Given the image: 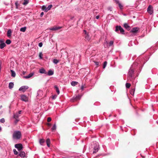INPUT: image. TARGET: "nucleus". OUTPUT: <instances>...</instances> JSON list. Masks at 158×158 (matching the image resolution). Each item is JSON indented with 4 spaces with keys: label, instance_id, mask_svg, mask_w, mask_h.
Returning <instances> with one entry per match:
<instances>
[{
    "label": "nucleus",
    "instance_id": "1",
    "mask_svg": "<svg viewBox=\"0 0 158 158\" xmlns=\"http://www.w3.org/2000/svg\"><path fill=\"white\" fill-rule=\"evenodd\" d=\"M144 64L143 60L139 59L131 66L129 70L127 77V80L129 82H132L133 84L136 83L137 80L135 76L134 72L138 70V72L140 73Z\"/></svg>",
    "mask_w": 158,
    "mask_h": 158
},
{
    "label": "nucleus",
    "instance_id": "9",
    "mask_svg": "<svg viewBox=\"0 0 158 158\" xmlns=\"http://www.w3.org/2000/svg\"><path fill=\"white\" fill-rule=\"evenodd\" d=\"M6 46V44L2 40H0V48L1 49H2Z\"/></svg>",
    "mask_w": 158,
    "mask_h": 158
},
{
    "label": "nucleus",
    "instance_id": "20",
    "mask_svg": "<svg viewBox=\"0 0 158 158\" xmlns=\"http://www.w3.org/2000/svg\"><path fill=\"white\" fill-rule=\"evenodd\" d=\"M14 84L13 82H10L9 84V88L10 89H11L14 86Z\"/></svg>",
    "mask_w": 158,
    "mask_h": 158
},
{
    "label": "nucleus",
    "instance_id": "39",
    "mask_svg": "<svg viewBox=\"0 0 158 158\" xmlns=\"http://www.w3.org/2000/svg\"><path fill=\"white\" fill-rule=\"evenodd\" d=\"M43 55H42V52H40V53H39V56L40 58V59H42V56Z\"/></svg>",
    "mask_w": 158,
    "mask_h": 158
},
{
    "label": "nucleus",
    "instance_id": "38",
    "mask_svg": "<svg viewBox=\"0 0 158 158\" xmlns=\"http://www.w3.org/2000/svg\"><path fill=\"white\" fill-rule=\"evenodd\" d=\"M118 4V6L120 8V9H122L123 8V6L122 5H121V4L120 3H119Z\"/></svg>",
    "mask_w": 158,
    "mask_h": 158
},
{
    "label": "nucleus",
    "instance_id": "35",
    "mask_svg": "<svg viewBox=\"0 0 158 158\" xmlns=\"http://www.w3.org/2000/svg\"><path fill=\"white\" fill-rule=\"evenodd\" d=\"M59 62V60L56 59H54L53 60V62L55 64H57Z\"/></svg>",
    "mask_w": 158,
    "mask_h": 158
},
{
    "label": "nucleus",
    "instance_id": "51",
    "mask_svg": "<svg viewBox=\"0 0 158 158\" xmlns=\"http://www.w3.org/2000/svg\"><path fill=\"white\" fill-rule=\"evenodd\" d=\"M99 15L97 16L96 17V18L97 19H98L99 18Z\"/></svg>",
    "mask_w": 158,
    "mask_h": 158
},
{
    "label": "nucleus",
    "instance_id": "46",
    "mask_svg": "<svg viewBox=\"0 0 158 158\" xmlns=\"http://www.w3.org/2000/svg\"><path fill=\"white\" fill-rule=\"evenodd\" d=\"M44 14V13L43 12H42L40 14V16L41 17H42L43 16V15Z\"/></svg>",
    "mask_w": 158,
    "mask_h": 158
},
{
    "label": "nucleus",
    "instance_id": "47",
    "mask_svg": "<svg viewBox=\"0 0 158 158\" xmlns=\"http://www.w3.org/2000/svg\"><path fill=\"white\" fill-rule=\"evenodd\" d=\"M116 4H118L119 3V2L118 0H114Z\"/></svg>",
    "mask_w": 158,
    "mask_h": 158
},
{
    "label": "nucleus",
    "instance_id": "7",
    "mask_svg": "<svg viewBox=\"0 0 158 158\" xmlns=\"http://www.w3.org/2000/svg\"><path fill=\"white\" fill-rule=\"evenodd\" d=\"M15 146L19 151L21 150L23 148L22 145L20 143L15 144Z\"/></svg>",
    "mask_w": 158,
    "mask_h": 158
},
{
    "label": "nucleus",
    "instance_id": "30",
    "mask_svg": "<svg viewBox=\"0 0 158 158\" xmlns=\"http://www.w3.org/2000/svg\"><path fill=\"white\" fill-rule=\"evenodd\" d=\"M56 129V123H55L53 125V127L52 128V131H54V130H55Z\"/></svg>",
    "mask_w": 158,
    "mask_h": 158
},
{
    "label": "nucleus",
    "instance_id": "21",
    "mask_svg": "<svg viewBox=\"0 0 158 158\" xmlns=\"http://www.w3.org/2000/svg\"><path fill=\"white\" fill-rule=\"evenodd\" d=\"M46 143L47 146L48 147H49L50 146V140L49 139H47L46 140Z\"/></svg>",
    "mask_w": 158,
    "mask_h": 158
},
{
    "label": "nucleus",
    "instance_id": "25",
    "mask_svg": "<svg viewBox=\"0 0 158 158\" xmlns=\"http://www.w3.org/2000/svg\"><path fill=\"white\" fill-rule=\"evenodd\" d=\"M10 72L11 73V76L13 77H15L16 76V74L15 71L12 70H11Z\"/></svg>",
    "mask_w": 158,
    "mask_h": 158
},
{
    "label": "nucleus",
    "instance_id": "24",
    "mask_svg": "<svg viewBox=\"0 0 158 158\" xmlns=\"http://www.w3.org/2000/svg\"><path fill=\"white\" fill-rule=\"evenodd\" d=\"M19 116V114L17 113L14 114L13 118H14L16 119L18 118Z\"/></svg>",
    "mask_w": 158,
    "mask_h": 158
},
{
    "label": "nucleus",
    "instance_id": "14",
    "mask_svg": "<svg viewBox=\"0 0 158 158\" xmlns=\"http://www.w3.org/2000/svg\"><path fill=\"white\" fill-rule=\"evenodd\" d=\"M39 73L41 74H47V73L45 70L43 68L40 69L39 70Z\"/></svg>",
    "mask_w": 158,
    "mask_h": 158
},
{
    "label": "nucleus",
    "instance_id": "31",
    "mask_svg": "<svg viewBox=\"0 0 158 158\" xmlns=\"http://www.w3.org/2000/svg\"><path fill=\"white\" fill-rule=\"evenodd\" d=\"M15 5L16 6V8L18 9V6H19V4L18 3V2L16 1L15 2Z\"/></svg>",
    "mask_w": 158,
    "mask_h": 158
},
{
    "label": "nucleus",
    "instance_id": "3",
    "mask_svg": "<svg viewBox=\"0 0 158 158\" xmlns=\"http://www.w3.org/2000/svg\"><path fill=\"white\" fill-rule=\"evenodd\" d=\"M21 134L20 131H15L14 132L13 135V138L16 139H19L21 137Z\"/></svg>",
    "mask_w": 158,
    "mask_h": 158
},
{
    "label": "nucleus",
    "instance_id": "13",
    "mask_svg": "<svg viewBox=\"0 0 158 158\" xmlns=\"http://www.w3.org/2000/svg\"><path fill=\"white\" fill-rule=\"evenodd\" d=\"M139 29L138 27H134L131 30V31L133 33H136L139 31Z\"/></svg>",
    "mask_w": 158,
    "mask_h": 158
},
{
    "label": "nucleus",
    "instance_id": "52",
    "mask_svg": "<svg viewBox=\"0 0 158 158\" xmlns=\"http://www.w3.org/2000/svg\"><path fill=\"white\" fill-rule=\"evenodd\" d=\"M111 9H112V8L111 7H109L108 9V10H110V11L111 10Z\"/></svg>",
    "mask_w": 158,
    "mask_h": 158
},
{
    "label": "nucleus",
    "instance_id": "12",
    "mask_svg": "<svg viewBox=\"0 0 158 158\" xmlns=\"http://www.w3.org/2000/svg\"><path fill=\"white\" fill-rule=\"evenodd\" d=\"M21 99L22 101L25 102H27L28 101V98L24 95H22L21 96Z\"/></svg>",
    "mask_w": 158,
    "mask_h": 158
},
{
    "label": "nucleus",
    "instance_id": "22",
    "mask_svg": "<svg viewBox=\"0 0 158 158\" xmlns=\"http://www.w3.org/2000/svg\"><path fill=\"white\" fill-rule=\"evenodd\" d=\"M54 87L56 90V92L58 94H60V90L59 89V88L57 85H55L54 86Z\"/></svg>",
    "mask_w": 158,
    "mask_h": 158
},
{
    "label": "nucleus",
    "instance_id": "34",
    "mask_svg": "<svg viewBox=\"0 0 158 158\" xmlns=\"http://www.w3.org/2000/svg\"><path fill=\"white\" fill-rule=\"evenodd\" d=\"M6 43L7 44H9L11 43V41L10 40H7L6 42Z\"/></svg>",
    "mask_w": 158,
    "mask_h": 158
},
{
    "label": "nucleus",
    "instance_id": "50",
    "mask_svg": "<svg viewBox=\"0 0 158 158\" xmlns=\"http://www.w3.org/2000/svg\"><path fill=\"white\" fill-rule=\"evenodd\" d=\"M16 120L15 121V123H17V122H18L19 121V120L17 119V118L15 119Z\"/></svg>",
    "mask_w": 158,
    "mask_h": 158
},
{
    "label": "nucleus",
    "instance_id": "18",
    "mask_svg": "<svg viewBox=\"0 0 158 158\" xmlns=\"http://www.w3.org/2000/svg\"><path fill=\"white\" fill-rule=\"evenodd\" d=\"M19 156L21 157H24L25 156V153L24 152H21L19 154Z\"/></svg>",
    "mask_w": 158,
    "mask_h": 158
},
{
    "label": "nucleus",
    "instance_id": "19",
    "mask_svg": "<svg viewBox=\"0 0 158 158\" xmlns=\"http://www.w3.org/2000/svg\"><path fill=\"white\" fill-rule=\"evenodd\" d=\"M54 71L51 69L49 70L47 73V75L48 76H51L53 74Z\"/></svg>",
    "mask_w": 158,
    "mask_h": 158
},
{
    "label": "nucleus",
    "instance_id": "11",
    "mask_svg": "<svg viewBox=\"0 0 158 158\" xmlns=\"http://www.w3.org/2000/svg\"><path fill=\"white\" fill-rule=\"evenodd\" d=\"M148 12L150 15L152 14L153 13L152 8L150 6H148L147 9Z\"/></svg>",
    "mask_w": 158,
    "mask_h": 158
},
{
    "label": "nucleus",
    "instance_id": "23",
    "mask_svg": "<svg viewBox=\"0 0 158 158\" xmlns=\"http://www.w3.org/2000/svg\"><path fill=\"white\" fill-rule=\"evenodd\" d=\"M11 33L12 32L11 30L10 29H9L7 32V36L8 37L10 36L11 35Z\"/></svg>",
    "mask_w": 158,
    "mask_h": 158
},
{
    "label": "nucleus",
    "instance_id": "55",
    "mask_svg": "<svg viewBox=\"0 0 158 158\" xmlns=\"http://www.w3.org/2000/svg\"><path fill=\"white\" fill-rule=\"evenodd\" d=\"M2 129L1 127L0 126V132L2 131Z\"/></svg>",
    "mask_w": 158,
    "mask_h": 158
},
{
    "label": "nucleus",
    "instance_id": "41",
    "mask_svg": "<svg viewBox=\"0 0 158 158\" xmlns=\"http://www.w3.org/2000/svg\"><path fill=\"white\" fill-rule=\"evenodd\" d=\"M29 2L28 1H24L23 3V4L24 5H27Z\"/></svg>",
    "mask_w": 158,
    "mask_h": 158
},
{
    "label": "nucleus",
    "instance_id": "49",
    "mask_svg": "<svg viewBox=\"0 0 158 158\" xmlns=\"http://www.w3.org/2000/svg\"><path fill=\"white\" fill-rule=\"evenodd\" d=\"M22 111V110H20L19 111V112L18 113L19 114H21Z\"/></svg>",
    "mask_w": 158,
    "mask_h": 158
},
{
    "label": "nucleus",
    "instance_id": "27",
    "mask_svg": "<svg viewBox=\"0 0 158 158\" xmlns=\"http://www.w3.org/2000/svg\"><path fill=\"white\" fill-rule=\"evenodd\" d=\"M78 84V82L75 81H72L71 83V85L74 86Z\"/></svg>",
    "mask_w": 158,
    "mask_h": 158
},
{
    "label": "nucleus",
    "instance_id": "53",
    "mask_svg": "<svg viewBox=\"0 0 158 158\" xmlns=\"http://www.w3.org/2000/svg\"><path fill=\"white\" fill-rule=\"evenodd\" d=\"M63 158H70V157L69 156L63 157Z\"/></svg>",
    "mask_w": 158,
    "mask_h": 158
},
{
    "label": "nucleus",
    "instance_id": "56",
    "mask_svg": "<svg viewBox=\"0 0 158 158\" xmlns=\"http://www.w3.org/2000/svg\"><path fill=\"white\" fill-rule=\"evenodd\" d=\"M2 107V105L0 106V109H1Z\"/></svg>",
    "mask_w": 158,
    "mask_h": 158
},
{
    "label": "nucleus",
    "instance_id": "17",
    "mask_svg": "<svg viewBox=\"0 0 158 158\" xmlns=\"http://www.w3.org/2000/svg\"><path fill=\"white\" fill-rule=\"evenodd\" d=\"M124 27L127 30L129 31L130 29V27L127 23H125L124 24Z\"/></svg>",
    "mask_w": 158,
    "mask_h": 158
},
{
    "label": "nucleus",
    "instance_id": "43",
    "mask_svg": "<svg viewBox=\"0 0 158 158\" xmlns=\"http://www.w3.org/2000/svg\"><path fill=\"white\" fill-rule=\"evenodd\" d=\"M52 120V119L50 117H48L47 119V121L48 122H50Z\"/></svg>",
    "mask_w": 158,
    "mask_h": 158
},
{
    "label": "nucleus",
    "instance_id": "37",
    "mask_svg": "<svg viewBox=\"0 0 158 158\" xmlns=\"http://www.w3.org/2000/svg\"><path fill=\"white\" fill-rule=\"evenodd\" d=\"M13 152L15 155H17L18 154V152L15 149L13 150Z\"/></svg>",
    "mask_w": 158,
    "mask_h": 158
},
{
    "label": "nucleus",
    "instance_id": "5",
    "mask_svg": "<svg viewBox=\"0 0 158 158\" xmlns=\"http://www.w3.org/2000/svg\"><path fill=\"white\" fill-rule=\"evenodd\" d=\"M52 7V5H49L48 7H47L45 5H43L42 6V9L45 12H47L48 11L50 10Z\"/></svg>",
    "mask_w": 158,
    "mask_h": 158
},
{
    "label": "nucleus",
    "instance_id": "16",
    "mask_svg": "<svg viewBox=\"0 0 158 158\" xmlns=\"http://www.w3.org/2000/svg\"><path fill=\"white\" fill-rule=\"evenodd\" d=\"M34 73H31L29 74V75H28L27 76H24V77L26 79L32 77L34 75Z\"/></svg>",
    "mask_w": 158,
    "mask_h": 158
},
{
    "label": "nucleus",
    "instance_id": "8",
    "mask_svg": "<svg viewBox=\"0 0 158 158\" xmlns=\"http://www.w3.org/2000/svg\"><path fill=\"white\" fill-rule=\"evenodd\" d=\"M84 32L85 34V39L88 40L89 41L90 39V37L88 34V33L87 32V31L85 30H84Z\"/></svg>",
    "mask_w": 158,
    "mask_h": 158
},
{
    "label": "nucleus",
    "instance_id": "2",
    "mask_svg": "<svg viewBox=\"0 0 158 158\" xmlns=\"http://www.w3.org/2000/svg\"><path fill=\"white\" fill-rule=\"evenodd\" d=\"M98 143L96 141L93 142L91 144L90 148L93 150V153H96L99 150Z\"/></svg>",
    "mask_w": 158,
    "mask_h": 158
},
{
    "label": "nucleus",
    "instance_id": "57",
    "mask_svg": "<svg viewBox=\"0 0 158 158\" xmlns=\"http://www.w3.org/2000/svg\"><path fill=\"white\" fill-rule=\"evenodd\" d=\"M24 1H28V0H24Z\"/></svg>",
    "mask_w": 158,
    "mask_h": 158
},
{
    "label": "nucleus",
    "instance_id": "36",
    "mask_svg": "<svg viewBox=\"0 0 158 158\" xmlns=\"http://www.w3.org/2000/svg\"><path fill=\"white\" fill-rule=\"evenodd\" d=\"M107 64V62L106 61H105L103 65V68L104 69H105Z\"/></svg>",
    "mask_w": 158,
    "mask_h": 158
},
{
    "label": "nucleus",
    "instance_id": "26",
    "mask_svg": "<svg viewBox=\"0 0 158 158\" xmlns=\"http://www.w3.org/2000/svg\"><path fill=\"white\" fill-rule=\"evenodd\" d=\"M45 140L43 139H40L39 140V142L40 145H43V143L45 142Z\"/></svg>",
    "mask_w": 158,
    "mask_h": 158
},
{
    "label": "nucleus",
    "instance_id": "54",
    "mask_svg": "<svg viewBox=\"0 0 158 158\" xmlns=\"http://www.w3.org/2000/svg\"><path fill=\"white\" fill-rule=\"evenodd\" d=\"M48 125L49 126H50L51 125V123H48Z\"/></svg>",
    "mask_w": 158,
    "mask_h": 158
},
{
    "label": "nucleus",
    "instance_id": "48",
    "mask_svg": "<svg viewBox=\"0 0 158 158\" xmlns=\"http://www.w3.org/2000/svg\"><path fill=\"white\" fill-rule=\"evenodd\" d=\"M84 86L83 85H82L81 86V89L83 90L84 89Z\"/></svg>",
    "mask_w": 158,
    "mask_h": 158
},
{
    "label": "nucleus",
    "instance_id": "15",
    "mask_svg": "<svg viewBox=\"0 0 158 158\" xmlns=\"http://www.w3.org/2000/svg\"><path fill=\"white\" fill-rule=\"evenodd\" d=\"M61 28L60 27H53L50 28V30L52 31H56L59 30Z\"/></svg>",
    "mask_w": 158,
    "mask_h": 158
},
{
    "label": "nucleus",
    "instance_id": "44",
    "mask_svg": "<svg viewBox=\"0 0 158 158\" xmlns=\"http://www.w3.org/2000/svg\"><path fill=\"white\" fill-rule=\"evenodd\" d=\"M57 96L56 95H54L52 96V98L53 99H56V98Z\"/></svg>",
    "mask_w": 158,
    "mask_h": 158
},
{
    "label": "nucleus",
    "instance_id": "29",
    "mask_svg": "<svg viewBox=\"0 0 158 158\" xmlns=\"http://www.w3.org/2000/svg\"><path fill=\"white\" fill-rule=\"evenodd\" d=\"M135 91V89H133L130 90V93L132 95H134Z\"/></svg>",
    "mask_w": 158,
    "mask_h": 158
},
{
    "label": "nucleus",
    "instance_id": "33",
    "mask_svg": "<svg viewBox=\"0 0 158 158\" xmlns=\"http://www.w3.org/2000/svg\"><path fill=\"white\" fill-rule=\"evenodd\" d=\"M131 85L130 83H126V87L127 88H129L130 87Z\"/></svg>",
    "mask_w": 158,
    "mask_h": 158
},
{
    "label": "nucleus",
    "instance_id": "58",
    "mask_svg": "<svg viewBox=\"0 0 158 158\" xmlns=\"http://www.w3.org/2000/svg\"><path fill=\"white\" fill-rule=\"evenodd\" d=\"M41 92V91H38V93L39 92Z\"/></svg>",
    "mask_w": 158,
    "mask_h": 158
},
{
    "label": "nucleus",
    "instance_id": "42",
    "mask_svg": "<svg viewBox=\"0 0 158 158\" xmlns=\"http://www.w3.org/2000/svg\"><path fill=\"white\" fill-rule=\"evenodd\" d=\"M40 47H41L42 46V45H43V44L42 42H40V43L39 44V45H38Z\"/></svg>",
    "mask_w": 158,
    "mask_h": 158
},
{
    "label": "nucleus",
    "instance_id": "40",
    "mask_svg": "<svg viewBox=\"0 0 158 158\" xmlns=\"http://www.w3.org/2000/svg\"><path fill=\"white\" fill-rule=\"evenodd\" d=\"M5 122V119L4 118H2L0 119V122L4 123Z\"/></svg>",
    "mask_w": 158,
    "mask_h": 158
},
{
    "label": "nucleus",
    "instance_id": "45",
    "mask_svg": "<svg viewBox=\"0 0 158 158\" xmlns=\"http://www.w3.org/2000/svg\"><path fill=\"white\" fill-rule=\"evenodd\" d=\"M94 62L96 65H99V63L98 62L95 61V62Z\"/></svg>",
    "mask_w": 158,
    "mask_h": 158
},
{
    "label": "nucleus",
    "instance_id": "28",
    "mask_svg": "<svg viewBox=\"0 0 158 158\" xmlns=\"http://www.w3.org/2000/svg\"><path fill=\"white\" fill-rule=\"evenodd\" d=\"M26 27H21L20 29V31L23 32H25L26 30Z\"/></svg>",
    "mask_w": 158,
    "mask_h": 158
},
{
    "label": "nucleus",
    "instance_id": "32",
    "mask_svg": "<svg viewBox=\"0 0 158 158\" xmlns=\"http://www.w3.org/2000/svg\"><path fill=\"white\" fill-rule=\"evenodd\" d=\"M81 97V96L80 95H78L76 96L75 98H74V99L75 100H78L80 99Z\"/></svg>",
    "mask_w": 158,
    "mask_h": 158
},
{
    "label": "nucleus",
    "instance_id": "6",
    "mask_svg": "<svg viewBox=\"0 0 158 158\" xmlns=\"http://www.w3.org/2000/svg\"><path fill=\"white\" fill-rule=\"evenodd\" d=\"M114 44V41H110V42L109 43V45H107L108 44V43L107 41H106L105 43H104V47H108L111 46L113 45Z\"/></svg>",
    "mask_w": 158,
    "mask_h": 158
},
{
    "label": "nucleus",
    "instance_id": "10",
    "mask_svg": "<svg viewBox=\"0 0 158 158\" xmlns=\"http://www.w3.org/2000/svg\"><path fill=\"white\" fill-rule=\"evenodd\" d=\"M28 88V87L27 86H23L19 88V90L22 91L23 92H24Z\"/></svg>",
    "mask_w": 158,
    "mask_h": 158
},
{
    "label": "nucleus",
    "instance_id": "4",
    "mask_svg": "<svg viewBox=\"0 0 158 158\" xmlns=\"http://www.w3.org/2000/svg\"><path fill=\"white\" fill-rule=\"evenodd\" d=\"M119 31L120 32V33L123 34H124V29L121 27L120 26H117L115 27V31L118 33V31Z\"/></svg>",
    "mask_w": 158,
    "mask_h": 158
}]
</instances>
